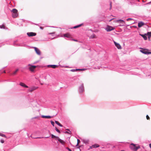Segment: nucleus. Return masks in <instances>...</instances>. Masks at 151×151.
I'll return each mask as SVG.
<instances>
[{
	"label": "nucleus",
	"mask_w": 151,
	"mask_h": 151,
	"mask_svg": "<svg viewBox=\"0 0 151 151\" xmlns=\"http://www.w3.org/2000/svg\"><path fill=\"white\" fill-rule=\"evenodd\" d=\"M51 138H55V140H57L58 138V137L56 136L53 134H51Z\"/></svg>",
	"instance_id": "19"
},
{
	"label": "nucleus",
	"mask_w": 151,
	"mask_h": 151,
	"mask_svg": "<svg viewBox=\"0 0 151 151\" xmlns=\"http://www.w3.org/2000/svg\"><path fill=\"white\" fill-rule=\"evenodd\" d=\"M89 140H83V142L85 144H87L89 142Z\"/></svg>",
	"instance_id": "27"
},
{
	"label": "nucleus",
	"mask_w": 151,
	"mask_h": 151,
	"mask_svg": "<svg viewBox=\"0 0 151 151\" xmlns=\"http://www.w3.org/2000/svg\"><path fill=\"white\" fill-rule=\"evenodd\" d=\"M66 130H67V131H68L69 132L65 131V133H66V134H71V132L70 131V129H66Z\"/></svg>",
	"instance_id": "26"
},
{
	"label": "nucleus",
	"mask_w": 151,
	"mask_h": 151,
	"mask_svg": "<svg viewBox=\"0 0 151 151\" xmlns=\"http://www.w3.org/2000/svg\"><path fill=\"white\" fill-rule=\"evenodd\" d=\"M132 20V18H128L127 19V21H129V20Z\"/></svg>",
	"instance_id": "38"
},
{
	"label": "nucleus",
	"mask_w": 151,
	"mask_h": 151,
	"mask_svg": "<svg viewBox=\"0 0 151 151\" xmlns=\"http://www.w3.org/2000/svg\"><path fill=\"white\" fill-rule=\"evenodd\" d=\"M148 33H150V35H151V31L150 32H148Z\"/></svg>",
	"instance_id": "52"
},
{
	"label": "nucleus",
	"mask_w": 151,
	"mask_h": 151,
	"mask_svg": "<svg viewBox=\"0 0 151 151\" xmlns=\"http://www.w3.org/2000/svg\"><path fill=\"white\" fill-rule=\"evenodd\" d=\"M0 28L1 29H5V26L3 24L2 25L0 26Z\"/></svg>",
	"instance_id": "29"
},
{
	"label": "nucleus",
	"mask_w": 151,
	"mask_h": 151,
	"mask_svg": "<svg viewBox=\"0 0 151 151\" xmlns=\"http://www.w3.org/2000/svg\"><path fill=\"white\" fill-rule=\"evenodd\" d=\"M116 22H120L121 23H124V21L122 19H119L116 21Z\"/></svg>",
	"instance_id": "25"
},
{
	"label": "nucleus",
	"mask_w": 151,
	"mask_h": 151,
	"mask_svg": "<svg viewBox=\"0 0 151 151\" xmlns=\"http://www.w3.org/2000/svg\"><path fill=\"white\" fill-rule=\"evenodd\" d=\"M0 142L2 143H4V140H3L2 139H1L0 140Z\"/></svg>",
	"instance_id": "34"
},
{
	"label": "nucleus",
	"mask_w": 151,
	"mask_h": 151,
	"mask_svg": "<svg viewBox=\"0 0 151 151\" xmlns=\"http://www.w3.org/2000/svg\"><path fill=\"white\" fill-rule=\"evenodd\" d=\"M79 144L77 143V145H76V146H78V145H79Z\"/></svg>",
	"instance_id": "53"
},
{
	"label": "nucleus",
	"mask_w": 151,
	"mask_h": 151,
	"mask_svg": "<svg viewBox=\"0 0 151 151\" xmlns=\"http://www.w3.org/2000/svg\"><path fill=\"white\" fill-rule=\"evenodd\" d=\"M66 149H67L69 151H72L70 149L69 147H66Z\"/></svg>",
	"instance_id": "35"
},
{
	"label": "nucleus",
	"mask_w": 151,
	"mask_h": 151,
	"mask_svg": "<svg viewBox=\"0 0 151 151\" xmlns=\"http://www.w3.org/2000/svg\"><path fill=\"white\" fill-rule=\"evenodd\" d=\"M78 70V69H72L70 71L71 72H75Z\"/></svg>",
	"instance_id": "30"
},
{
	"label": "nucleus",
	"mask_w": 151,
	"mask_h": 151,
	"mask_svg": "<svg viewBox=\"0 0 151 151\" xmlns=\"http://www.w3.org/2000/svg\"><path fill=\"white\" fill-rule=\"evenodd\" d=\"M42 117L43 118L50 119L52 118V116H50L42 115Z\"/></svg>",
	"instance_id": "13"
},
{
	"label": "nucleus",
	"mask_w": 151,
	"mask_h": 151,
	"mask_svg": "<svg viewBox=\"0 0 151 151\" xmlns=\"http://www.w3.org/2000/svg\"><path fill=\"white\" fill-rule=\"evenodd\" d=\"M27 35L29 37H32L36 36V33L33 32H29L27 33Z\"/></svg>",
	"instance_id": "8"
},
{
	"label": "nucleus",
	"mask_w": 151,
	"mask_h": 151,
	"mask_svg": "<svg viewBox=\"0 0 151 151\" xmlns=\"http://www.w3.org/2000/svg\"><path fill=\"white\" fill-rule=\"evenodd\" d=\"M83 25V23H82L81 24L77 25L76 26H74L72 28L73 29H76L77 28H78V27H81Z\"/></svg>",
	"instance_id": "16"
},
{
	"label": "nucleus",
	"mask_w": 151,
	"mask_h": 151,
	"mask_svg": "<svg viewBox=\"0 0 151 151\" xmlns=\"http://www.w3.org/2000/svg\"><path fill=\"white\" fill-rule=\"evenodd\" d=\"M6 73V71L5 70H4V71H2L1 72V73Z\"/></svg>",
	"instance_id": "44"
},
{
	"label": "nucleus",
	"mask_w": 151,
	"mask_h": 151,
	"mask_svg": "<svg viewBox=\"0 0 151 151\" xmlns=\"http://www.w3.org/2000/svg\"><path fill=\"white\" fill-rule=\"evenodd\" d=\"M114 43L115 46L117 47L118 49H120L121 48V46L120 44L116 42L115 41L114 42Z\"/></svg>",
	"instance_id": "10"
},
{
	"label": "nucleus",
	"mask_w": 151,
	"mask_h": 151,
	"mask_svg": "<svg viewBox=\"0 0 151 151\" xmlns=\"http://www.w3.org/2000/svg\"><path fill=\"white\" fill-rule=\"evenodd\" d=\"M68 67V66H66L65 67H66V68H67Z\"/></svg>",
	"instance_id": "58"
},
{
	"label": "nucleus",
	"mask_w": 151,
	"mask_h": 151,
	"mask_svg": "<svg viewBox=\"0 0 151 151\" xmlns=\"http://www.w3.org/2000/svg\"><path fill=\"white\" fill-rule=\"evenodd\" d=\"M66 149H67L69 151H72L70 149L69 147H66Z\"/></svg>",
	"instance_id": "37"
},
{
	"label": "nucleus",
	"mask_w": 151,
	"mask_h": 151,
	"mask_svg": "<svg viewBox=\"0 0 151 151\" xmlns=\"http://www.w3.org/2000/svg\"><path fill=\"white\" fill-rule=\"evenodd\" d=\"M28 65L30 66L29 67V69L32 72H33L34 69L37 67L36 66L31 65L30 64H29Z\"/></svg>",
	"instance_id": "5"
},
{
	"label": "nucleus",
	"mask_w": 151,
	"mask_h": 151,
	"mask_svg": "<svg viewBox=\"0 0 151 151\" xmlns=\"http://www.w3.org/2000/svg\"><path fill=\"white\" fill-rule=\"evenodd\" d=\"M40 29H43V28L42 27H40Z\"/></svg>",
	"instance_id": "49"
},
{
	"label": "nucleus",
	"mask_w": 151,
	"mask_h": 151,
	"mask_svg": "<svg viewBox=\"0 0 151 151\" xmlns=\"http://www.w3.org/2000/svg\"><path fill=\"white\" fill-rule=\"evenodd\" d=\"M16 41H14V45H16V46H24V47H25V46H26V45L25 44H23V45H18V44H16Z\"/></svg>",
	"instance_id": "22"
},
{
	"label": "nucleus",
	"mask_w": 151,
	"mask_h": 151,
	"mask_svg": "<svg viewBox=\"0 0 151 151\" xmlns=\"http://www.w3.org/2000/svg\"><path fill=\"white\" fill-rule=\"evenodd\" d=\"M49 137H50V136L46 137H45L44 138H49Z\"/></svg>",
	"instance_id": "51"
},
{
	"label": "nucleus",
	"mask_w": 151,
	"mask_h": 151,
	"mask_svg": "<svg viewBox=\"0 0 151 151\" xmlns=\"http://www.w3.org/2000/svg\"><path fill=\"white\" fill-rule=\"evenodd\" d=\"M64 36L68 38H70V35L68 33L64 34Z\"/></svg>",
	"instance_id": "23"
},
{
	"label": "nucleus",
	"mask_w": 151,
	"mask_h": 151,
	"mask_svg": "<svg viewBox=\"0 0 151 151\" xmlns=\"http://www.w3.org/2000/svg\"><path fill=\"white\" fill-rule=\"evenodd\" d=\"M38 87H36V86H33L31 88H29L28 90V91L29 92H32L33 91L35 90L36 89H37V88H38Z\"/></svg>",
	"instance_id": "6"
},
{
	"label": "nucleus",
	"mask_w": 151,
	"mask_h": 151,
	"mask_svg": "<svg viewBox=\"0 0 151 151\" xmlns=\"http://www.w3.org/2000/svg\"><path fill=\"white\" fill-rule=\"evenodd\" d=\"M81 142L80 140L79 139H77V143L79 144V143Z\"/></svg>",
	"instance_id": "41"
},
{
	"label": "nucleus",
	"mask_w": 151,
	"mask_h": 151,
	"mask_svg": "<svg viewBox=\"0 0 151 151\" xmlns=\"http://www.w3.org/2000/svg\"><path fill=\"white\" fill-rule=\"evenodd\" d=\"M58 65H47L48 67H51L53 68H55L58 67Z\"/></svg>",
	"instance_id": "9"
},
{
	"label": "nucleus",
	"mask_w": 151,
	"mask_h": 151,
	"mask_svg": "<svg viewBox=\"0 0 151 151\" xmlns=\"http://www.w3.org/2000/svg\"><path fill=\"white\" fill-rule=\"evenodd\" d=\"M147 36H148V38L149 40H150V38L151 37V35L150 33H148V32L146 33Z\"/></svg>",
	"instance_id": "24"
},
{
	"label": "nucleus",
	"mask_w": 151,
	"mask_h": 151,
	"mask_svg": "<svg viewBox=\"0 0 151 151\" xmlns=\"http://www.w3.org/2000/svg\"><path fill=\"white\" fill-rule=\"evenodd\" d=\"M111 7H112L111 2H110V10H111Z\"/></svg>",
	"instance_id": "40"
},
{
	"label": "nucleus",
	"mask_w": 151,
	"mask_h": 151,
	"mask_svg": "<svg viewBox=\"0 0 151 151\" xmlns=\"http://www.w3.org/2000/svg\"><path fill=\"white\" fill-rule=\"evenodd\" d=\"M33 103H35V106H36V104L37 103V102H36L35 101H34L33 102Z\"/></svg>",
	"instance_id": "46"
},
{
	"label": "nucleus",
	"mask_w": 151,
	"mask_h": 151,
	"mask_svg": "<svg viewBox=\"0 0 151 151\" xmlns=\"http://www.w3.org/2000/svg\"><path fill=\"white\" fill-rule=\"evenodd\" d=\"M73 40L74 41H77V40Z\"/></svg>",
	"instance_id": "55"
},
{
	"label": "nucleus",
	"mask_w": 151,
	"mask_h": 151,
	"mask_svg": "<svg viewBox=\"0 0 151 151\" xmlns=\"http://www.w3.org/2000/svg\"><path fill=\"white\" fill-rule=\"evenodd\" d=\"M57 140L62 145H63L64 143V141L61 139H60L59 137L58 139Z\"/></svg>",
	"instance_id": "18"
},
{
	"label": "nucleus",
	"mask_w": 151,
	"mask_h": 151,
	"mask_svg": "<svg viewBox=\"0 0 151 151\" xmlns=\"http://www.w3.org/2000/svg\"><path fill=\"white\" fill-rule=\"evenodd\" d=\"M140 35L143 37L145 40H147V37L146 36V33L145 34H140Z\"/></svg>",
	"instance_id": "14"
},
{
	"label": "nucleus",
	"mask_w": 151,
	"mask_h": 151,
	"mask_svg": "<svg viewBox=\"0 0 151 151\" xmlns=\"http://www.w3.org/2000/svg\"><path fill=\"white\" fill-rule=\"evenodd\" d=\"M94 36H95V35H93V36H91V37L92 38H94Z\"/></svg>",
	"instance_id": "48"
},
{
	"label": "nucleus",
	"mask_w": 151,
	"mask_h": 151,
	"mask_svg": "<svg viewBox=\"0 0 151 151\" xmlns=\"http://www.w3.org/2000/svg\"><path fill=\"white\" fill-rule=\"evenodd\" d=\"M84 84L82 83L78 87V92L80 94L82 95L84 92Z\"/></svg>",
	"instance_id": "1"
},
{
	"label": "nucleus",
	"mask_w": 151,
	"mask_h": 151,
	"mask_svg": "<svg viewBox=\"0 0 151 151\" xmlns=\"http://www.w3.org/2000/svg\"><path fill=\"white\" fill-rule=\"evenodd\" d=\"M151 4V1L148 3L147 4Z\"/></svg>",
	"instance_id": "45"
},
{
	"label": "nucleus",
	"mask_w": 151,
	"mask_h": 151,
	"mask_svg": "<svg viewBox=\"0 0 151 151\" xmlns=\"http://www.w3.org/2000/svg\"><path fill=\"white\" fill-rule=\"evenodd\" d=\"M121 151H125L124 150H121Z\"/></svg>",
	"instance_id": "56"
},
{
	"label": "nucleus",
	"mask_w": 151,
	"mask_h": 151,
	"mask_svg": "<svg viewBox=\"0 0 151 151\" xmlns=\"http://www.w3.org/2000/svg\"><path fill=\"white\" fill-rule=\"evenodd\" d=\"M55 129L59 133H60V131L56 127H55Z\"/></svg>",
	"instance_id": "31"
},
{
	"label": "nucleus",
	"mask_w": 151,
	"mask_h": 151,
	"mask_svg": "<svg viewBox=\"0 0 151 151\" xmlns=\"http://www.w3.org/2000/svg\"><path fill=\"white\" fill-rule=\"evenodd\" d=\"M149 146H150V148L151 149V143H150V144H149Z\"/></svg>",
	"instance_id": "50"
},
{
	"label": "nucleus",
	"mask_w": 151,
	"mask_h": 151,
	"mask_svg": "<svg viewBox=\"0 0 151 151\" xmlns=\"http://www.w3.org/2000/svg\"><path fill=\"white\" fill-rule=\"evenodd\" d=\"M55 123L57 124L58 125H59L60 127H63V126L61 124H60L59 122H58V121H55Z\"/></svg>",
	"instance_id": "21"
},
{
	"label": "nucleus",
	"mask_w": 151,
	"mask_h": 151,
	"mask_svg": "<svg viewBox=\"0 0 151 151\" xmlns=\"http://www.w3.org/2000/svg\"><path fill=\"white\" fill-rule=\"evenodd\" d=\"M66 149H67L69 151H72L70 149L69 147H66Z\"/></svg>",
	"instance_id": "36"
},
{
	"label": "nucleus",
	"mask_w": 151,
	"mask_h": 151,
	"mask_svg": "<svg viewBox=\"0 0 151 151\" xmlns=\"http://www.w3.org/2000/svg\"><path fill=\"white\" fill-rule=\"evenodd\" d=\"M141 50H140V51L143 54L148 55L151 54V52L148 51L147 50L142 48H140Z\"/></svg>",
	"instance_id": "3"
},
{
	"label": "nucleus",
	"mask_w": 151,
	"mask_h": 151,
	"mask_svg": "<svg viewBox=\"0 0 151 151\" xmlns=\"http://www.w3.org/2000/svg\"><path fill=\"white\" fill-rule=\"evenodd\" d=\"M146 118H147V120H148V119H150V117H149V116H148V115H146Z\"/></svg>",
	"instance_id": "39"
},
{
	"label": "nucleus",
	"mask_w": 151,
	"mask_h": 151,
	"mask_svg": "<svg viewBox=\"0 0 151 151\" xmlns=\"http://www.w3.org/2000/svg\"><path fill=\"white\" fill-rule=\"evenodd\" d=\"M1 47V46H0V47Z\"/></svg>",
	"instance_id": "59"
},
{
	"label": "nucleus",
	"mask_w": 151,
	"mask_h": 151,
	"mask_svg": "<svg viewBox=\"0 0 151 151\" xmlns=\"http://www.w3.org/2000/svg\"><path fill=\"white\" fill-rule=\"evenodd\" d=\"M99 146L98 144H95L93 145H92L91 147H90L92 149L93 148H96L97 147H99Z\"/></svg>",
	"instance_id": "15"
},
{
	"label": "nucleus",
	"mask_w": 151,
	"mask_h": 151,
	"mask_svg": "<svg viewBox=\"0 0 151 151\" xmlns=\"http://www.w3.org/2000/svg\"><path fill=\"white\" fill-rule=\"evenodd\" d=\"M115 28L112 26L107 25L106 27V30L107 32H110L114 29Z\"/></svg>",
	"instance_id": "4"
},
{
	"label": "nucleus",
	"mask_w": 151,
	"mask_h": 151,
	"mask_svg": "<svg viewBox=\"0 0 151 151\" xmlns=\"http://www.w3.org/2000/svg\"><path fill=\"white\" fill-rule=\"evenodd\" d=\"M19 85L21 86L22 87H23L25 88H28V86L27 85H25L24 83H22V82H20L19 83Z\"/></svg>",
	"instance_id": "12"
},
{
	"label": "nucleus",
	"mask_w": 151,
	"mask_h": 151,
	"mask_svg": "<svg viewBox=\"0 0 151 151\" xmlns=\"http://www.w3.org/2000/svg\"><path fill=\"white\" fill-rule=\"evenodd\" d=\"M30 137H32V135H30Z\"/></svg>",
	"instance_id": "57"
},
{
	"label": "nucleus",
	"mask_w": 151,
	"mask_h": 151,
	"mask_svg": "<svg viewBox=\"0 0 151 151\" xmlns=\"http://www.w3.org/2000/svg\"><path fill=\"white\" fill-rule=\"evenodd\" d=\"M19 69H17L13 73V74L14 75L18 71Z\"/></svg>",
	"instance_id": "32"
},
{
	"label": "nucleus",
	"mask_w": 151,
	"mask_h": 151,
	"mask_svg": "<svg viewBox=\"0 0 151 151\" xmlns=\"http://www.w3.org/2000/svg\"><path fill=\"white\" fill-rule=\"evenodd\" d=\"M12 13H18V11L17 9H14L12 10Z\"/></svg>",
	"instance_id": "20"
},
{
	"label": "nucleus",
	"mask_w": 151,
	"mask_h": 151,
	"mask_svg": "<svg viewBox=\"0 0 151 151\" xmlns=\"http://www.w3.org/2000/svg\"><path fill=\"white\" fill-rule=\"evenodd\" d=\"M43 138V137H35V138H34V139H37V138Z\"/></svg>",
	"instance_id": "43"
},
{
	"label": "nucleus",
	"mask_w": 151,
	"mask_h": 151,
	"mask_svg": "<svg viewBox=\"0 0 151 151\" xmlns=\"http://www.w3.org/2000/svg\"><path fill=\"white\" fill-rule=\"evenodd\" d=\"M51 123L52 124V125L53 126H54V122L52 121H50Z\"/></svg>",
	"instance_id": "33"
},
{
	"label": "nucleus",
	"mask_w": 151,
	"mask_h": 151,
	"mask_svg": "<svg viewBox=\"0 0 151 151\" xmlns=\"http://www.w3.org/2000/svg\"><path fill=\"white\" fill-rule=\"evenodd\" d=\"M114 19V18H113V19H111L110 20H109V22H110Z\"/></svg>",
	"instance_id": "47"
},
{
	"label": "nucleus",
	"mask_w": 151,
	"mask_h": 151,
	"mask_svg": "<svg viewBox=\"0 0 151 151\" xmlns=\"http://www.w3.org/2000/svg\"><path fill=\"white\" fill-rule=\"evenodd\" d=\"M130 147L133 151H137L138 149L140 148L139 146H136L133 143L131 144Z\"/></svg>",
	"instance_id": "2"
},
{
	"label": "nucleus",
	"mask_w": 151,
	"mask_h": 151,
	"mask_svg": "<svg viewBox=\"0 0 151 151\" xmlns=\"http://www.w3.org/2000/svg\"><path fill=\"white\" fill-rule=\"evenodd\" d=\"M78 70H85L83 68V69H78Z\"/></svg>",
	"instance_id": "42"
},
{
	"label": "nucleus",
	"mask_w": 151,
	"mask_h": 151,
	"mask_svg": "<svg viewBox=\"0 0 151 151\" xmlns=\"http://www.w3.org/2000/svg\"><path fill=\"white\" fill-rule=\"evenodd\" d=\"M144 24L145 23L142 22H139L138 23V27L139 28H140L144 25Z\"/></svg>",
	"instance_id": "11"
},
{
	"label": "nucleus",
	"mask_w": 151,
	"mask_h": 151,
	"mask_svg": "<svg viewBox=\"0 0 151 151\" xmlns=\"http://www.w3.org/2000/svg\"><path fill=\"white\" fill-rule=\"evenodd\" d=\"M33 48H34L35 51L36 53L37 54V55H41V52L38 48L35 47H34Z\"/></svg>",
	"instance_id": "7"
},
{
	"label": "nucleus",
	"mask_w": 151,
	"mask_h": 151,
	"mask_svg": "<svg viewBox=\"0 0 151 151\" xmlns=\"http://www.w3.org/2000/svg\"><path fill=\"white\" fill-rule=\"evenodd\" d=\"M54 33H50V34H54Z\"/></svg>",
	"instance_id": "54"
},
{
	"label": "nucleus",
	"mask_w": 151,
	"mask_h": 151,
	"mask_svg": "<svg viewBox=\"0 0 151 151\" xmlns=\"http://www.w3.org/2000/svg\"><path fill=\"white\" fill-rule=\"evenodd\" d=\"M12 17L13 18H16L18 16V14L17 13H12Z\"/></svg>",
	"instance_id": "17"
},
{
	"label": "nucleus",
	"mask_w": 151,
	"mask_h": 151,
	"mask_svg": "<svg viewBox=\"0 0 151 151\" xmlns=\"http://www.w3.org/2000/svg\"><path fill=\"white\" fill-rule=\"evenodd\" d=\"M0 136L2 137H5V138L6 137V136L5 134H3L2 133H0Z\"/></svg>",
	"instance_id": "28"
}]
</instances>
